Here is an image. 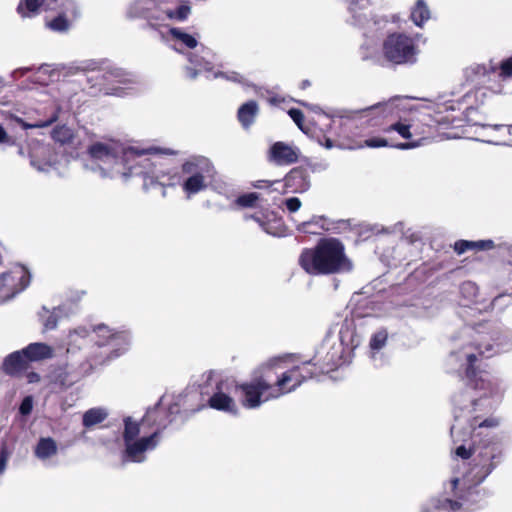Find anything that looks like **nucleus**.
Segmentation results:
<instances>
[{"instance_id": "1", "label": "nucleus", "mask_w": 512, "mask_h": 512, "mask_svg": "<svg viewBox=\"0 0 512 512\" xmlns=\"http://www.w3.org/2000/svg\"><path fill=\"white\" fill-rule=\"evenodd\" d=\"M454 341L449 361L458 370L465 371L468 382L452 398L455 424L451 427V435L455 439L456 434L467 426L466 434L475 437L477 429L500 425L499 418L485 415L498 406L504 394L502 380L485 371L477 373V362L511 351L512 331L497 328L483 333L469 329Z\"/></svg>"}, {"instance_id": "2", "label": "nucleus", "mask_w": 512, "mask_h": 512, "mask_svg": "<svg viewBox=\"0 0 512 512\" xmlns=\"http://www.w3.org/2000/svg\"><path fill=\"white\" fill-rule=\"evenodd\" d=\"M169 154L176 155L171 149L150 147L138 149L127 145L114 138H101L92 142L87 147L89 160L84 164L86 170H90L101 178H122L124 180L134 176L144 179V187L147 188V177H164L163 170L156 169L158 163L153 161L150 155Z\"/></svg>"}, {"instance_id": "3", "label": "nucleus", "mask_w": 512, "mask_h": 512, "mask_svg": "<svg viewBox=\"0 0 512 512\" xmlns=\"http://www.w3.org/2000/svg\"><path fill=\"white\" fill-rule=\"evenodd\" d=\"M456 456L462 459L471 458L470 469L460 477H454L445 487V496L431 498L423 507L422 512H456L467 499L472 488L481 484L502 462L504 451L501 442L489 437L473 445L466 443L455 449Z\"/></svg>"}, {"instance_id": "4", "label": "nucleus", "mask_w": 512, "mask_h": 512, "mask_svg": "<svg viewBox=\"0 0 512 512\" xmlns=\"http://www.w3.org/2000/svg\"><path fill=\"white\" fill-rule=\"evenodd\" d=\"M180 407L173 403L168 408L169 419H159L161 413L159 404L149 408L140 421L131 416L123 418L122 440L124 449L122 461L124 463H143L148 453L154 451L160 444L162 432L167 425L174 421L173 415L178 414Z\"/></svg>"}, {"instance_id": "5", "label": "nucleus", "mask_w": 512, "mask_h": 512, "mask_svg": "<svg viewBox=\"0 0 512 512\" xmlns=\"http://www.w3.org/2000/svg\"><path fill=\"white\" fill-rule=\"evenodd\" d=\"M153 161L158 163L156 169L163 170L168 175L163 178L148 175L147 180H150L151 184L159 183L161 186L181 185L187 199L205 191L216 173L210 159L200 155L191 156L183 162L181 173L175 169L164 167L162 161L157 157H153Z\"/></svg>"}, {"instance_id": "6", "label": "nucleus", "mask_w": 512, "mask_h": 512, "mask_svg": "<svg viewBox=\"0 0 512 512\" xmlns=\"http://www.w3.org/2000/svg\"><path fill=\"white\" fill-rule=\"evenodd\" d=\"M191 12L187 0H133L126 8V17L144 21L146 29L159 30L186 21Z\"/></svg>"}, {"instance_id": "7", "label": "nucleus", "mask_w": 512, "mask_h": 512, "mask_svg": "<svg viewBox=\"0 0 512 512\" xmlns=\"http://www.w3.org/2000/svg\"><path fill=\"white\" fill-rule=\"evenodd\" d=\"M59 77L56 69H53L49 64L40 65L37 70H34V86H46L49 82L55 81ZM55 89L50 88L47 91H38L34 87V100L37 102H47L45 96H52V111L45 121H35L34 128L46 127L57 120V112H68L79 107L82 93L79 91L78 86L71 82H63L59 85L57 93L59 96L54 95Z\"/></svg>"}, {"instance_id": "8", "label": "nucleus", "mask_w": 512, "mask_h": 512, "mask_svg": "<svg viewBox=\"0 0 512 512\" xmlns=\"http://www.w3.org/2000/svg\"><path fill=\"white\" fill-rule=\"evenodd\" d=\"M299 264L305 272L314 276L352 270V263L345 255L343 244L335 238L322 239L315 247L304 249Z\"/></svg>"}, {"instance_id": "9", "label": "nucleus", "mask_w": 512, "mask_h": 512, "mask_svg": "<svg viewBox=\"0 0 512 512\" xmlns=\"http://www.w3.org/2000/svg\"><path fill=\"white\" fill-rule=\"evenodd\" d=\"M350 14L349 22L363 29V35L367 38H377L383 34H390L389 24H396L400 21L398 14L390 17L379 16L371 10L370 0H347Z\"/></svg>"}, {"instance_id": "10", "label": "nucleus", "mask_w": 512, "mask_h": 512, "mask_svg": "<svg viewBox=\"0 0 512 512\" xmlns=\"http://www.w3.org/2000/svg\"><path fill=\"white\" fill-rule=\"evenodd\" d=\"M189 64L185 66V76L189 80H195L199 75H204L207 79H224L231 82H241L242 76L236 72H223L215 70L210 60L211 51L201 47L200 54L188 52L186 54Z\"/></svg>"}, {"instance_id": "11", "label": "nucleus", "mask_w": 512, "mask_h": 512, "mask_svg": "<svg viewBox=\"0 0 512 512\" xmlns=\"http://www.w3.org/2000/svg\"><path fill=\"white\" fill-rule=\"evenodd\" d=\"M382 52L387 61L404 65L416 62L418 49L414 38L405 33L393 32L384 39Z\"/></svg>"}, {"instance_id": "12", "label": "nucleus", "mask_w": 512, "mask_h": 512, "mask_svg": "<svg viewBox=\"0 0 512 512\" xmlns=\"http://www.w3.org/2000/svg\"><path fill=\"white\" fill-rule=\"evenodd\" d=\"M312 360L303 362L301 365L293 366L292 368L282 372L275 385H272V398H279L282 395L295 391L308 379L315 376V371L310 367Z\"/></svg>"}, {"instance_id": "13", "label": "nucleus", "mask_w": 512, "mask_h": 512, "mask_svg": "<svg viewBox=\"0 0 512 512\" xmlns=\"http://www.w3.org/2000/svg\"><path fill=\"white\" fill-rule=\"evenodd\" d=\"M95 343L98 347L107 348L111 357H119L130 346L131 336L126 330H116L105 324L93 327Z\"/></svg>"}, {"instance_id": "14", "label": "nucleus", "mask_w": 512, "mask_h": 512, "mask_svg": "<svg viewBox=\"0 0 512 512\" xmlns=\"http://www.w3.org/2000/svg\"><path fill=\"white\" fill-rule=\"evenodd\" d=\"M397 101H399V98H393L387 102L377 103L363 109L345 111L344 114L340 115L342 124L346 126L360 122L367 125H376L374 120L378 116L387 117L394 114Z\"/></svg>"}, {"instance_id": "15", "label": "nucleus", "mask_w": 512, "mask_h": 512, "mask_svg": "<svg viewBox=\"0 0 512 512\" xmlns=\"http://www.w3.org/2000/svg\"><path fill=\"white\" fill-rule=\"evenodd\" d=\"M242 405L247 409H256L262 403L273 399L271 396L272 385L264 377H257L250 382L237 386Z\"/></svg>"}, {"instance_id": "16", "label": "nucleus", "mask_w": 512, "mask_h": 512, "mask_svg": "<svg viewBox=\"0 0 512 512\" xmlns=\"http://www.w3.org/2000/svg\"><path fill=\"white\" fill-rule=\"evenodd\" d=\"M105 85V94L123 96L136 83L135 76L119 67L107 65L99 70Z\"/></svg>"}, {"instance_id": "17", "label": "nucleus", "mask_w": 512, "mask_h": 512, "mask_svg": "<svg viewBox=\"0 0 512 512\" xmlns=\"http://www.w3.org/2000/svg\"><path fill=\"white\" fill-rule=\"evenodd\" d=\"M32 363V343L28 344L21 350L14 351L8 354L1 366L0 372L11 378H21L27 375L28 382H32V373L27 374V371Z\"/></svg>"}, {"instance_id": "18", "label": "nucleus", "mask_w": 512, "mask_h": 512, "mask_svg": "<svg viewBox=\"0 0 512 512\" xmlns=\"http://www.w3.org/2000/svg\"><path fill=\"white\" fill-rule=\"evenodd\" d=\"M339 340L340 344L337 347L332 346L331 351L327 352V354L317 362H312V365H319L321 372H325L332 370L342 363L343 347H354L356 345L354 344L353 333L348 323L341 326Z\"/></svg>"}, {"instance_id": "19", "label": "nucleus", "mask_w": 512, "mask_h": 512, "mask_svg": "<svg viewBox=\"0 0 512 512\" xmlns=\"http://www.w3.org/2000/svg\"><path fill=\"white\" fill-rule=\"evenodd\" d=\"M29 281V271L22 265H15L1 275L0 293L5 298H12L23 291L29 285Z\"/></svg>"}, {"instance_id": "20", "label": "nucleus", "mask_w": 512, "mask_h": 512, "mask_svg": "<svg viewBox=\"0 0 512 512\" xmlns=\"http://www.w3.org/2000/svg\"><path fill=\"white\" fill-rule=\"evenodd\" d=\"M74 315V309L67 303H61L58 306L48 308L42 306L37 312V321L41 327V333L55 330L61 319L69 318Z\"/></svg>"}, {"instance_id": "21", "label": "nucleus", "mask_w": 512, "mask_h": 512, "mask_svg": "<svg viewBox=\"0 0 512 512\" xmlns=\"http://www.w3.org/2000/svg\"><path fill=\"white\" fill-rule=\"evenodd\" d=\"M157 32L161 33L162 37L170 44V46L177 52L184 53L185 49H195L198 46V39L192 34H189L176 27H161Z\"/></svg>"}, {"instance_id": "22", "label": "nucleus", "mask_w": 512, "mask_h": 512, "mask_svg": "<svg viewBox=\"0 0 512 512\" xmlns=\"http://www.w3.org/2000/svg\"><path fill=\"white\" fill-rule=\"evenodd\" d=\"M37 10L56 11L72 20L80 17V7L76 0H34V13Z\"/></svg>"}, {"instance_id": "23", "label": "nucleus", "mask_w": 512, "mask_h": 512, "mask_svg": "<svg viewBox=\"0 0 512 512\" xmlns=\"http://www.w3.org/2000/svg\"><path fill=\"white\" fill-rule=\"evenodd\" d=\"M90 328L86 326H77L70 329L66 336V352L74 354L81 351L90 341Z\"/></svg>"}, {"instance_id": "24", "label": "nucleus", "mask_w": 512, "mask_h": 512, "mask_svg": "<svg viewBox=\"0 0 512 512\" xmlns=\"http://www.w3.org/2000/svg\"><path fill=\"white\" fill-rule=\"evenodd\" d=\"M496 72V67L489 64H472L465 68L464 76L466 81L471 83L474 86L484 85L486 84L491 75Z\"/></svg>"}, {"instance_id": "25", "label": "nucleus", "mask_w": 512, "mask_h": 512, "mask_svg": "<svg viewBox=\"0 0 512 512\" xmlns=\"http://www.w3.org/2000/svg\"><path fill=\"white\" fill-rule=\"evenodd\" d=\"M299 151L283 142H276L270 149V158L278 165L293 164L298 160Z\"/></svg>"}, {"instance_id": "26", "label": "nucleus", "mask_w": 512, "mask_h": 512, "mask_svg": "<svg viewBox=\"0 0 512 512\" xmlns=\"http://www.w3.org/2000/svg\"><path fill=\"white\" fill-rule=\"evenodd\" d=\"M216 389L217 390L209 398L210 407L234 415L237 414L235 401L223 391V383L217 384Z\"/></svg>"}, {"instance_id": "27", "label": "nucleus", "mask_w": 512, "mask_h": 512, "mask_svg": "<svg viewBox=\"0 0 512 512\" xmlns=\"http://www.w3.org/2000/svg\"><path fill=\"white\" fill-rule=\"evenodd\" d=\"M285 186L294 193H303L310 187V179L306 170L292 169L285 177Z\"/></svg>"}, {"instance_id": "28", "label": "nucleus", "mask_w": 512, "mask_h": 512, "mask_svg": "<svg viewBox=\"0 0 512 512\" xmlns=\"http://www.w3.org/2000/svg\"><path fill=\"white\" fill-rule=\"evenodd\" d=\"M79 377L80 375L68 364L55 368L48 375L49 381L59 387H69L78 381Z\"/></svg>"}, {"instance_id": "29", "label": "nucleus", "mask_w": 512, "mask_h": 512, "mask_svg": "<svg viewBox=\"0 0 512 512\" xmlns=\"http://www.w3.org/2000/svg\"><path fill=\"white\" fill-rule=\"evenodd\" d=\"M58 447L55 440L50 437L41 438L34 451L36 457L45 465H54V458L57 456Z\"/></svg>"}, {"instance_id": "30", "label": "nucleus", "mask_w": 512, "mask_h": 512, "mask_svg": "<svg viewBox=\"0 0 512 512\" xmlns=\"http://www.w3.org/2000/svg\"><path fill=\"white\" fill-rule=\"evenodd\" d=\"M109 417V410L103 406H97L86 410L82 415V426L86 431L93 430Z\"/></svg>"}, {"instance_id": "31", "label": "nucleus", "mask_w": 512, "mask_h": 512, "mask_svg": "<svg viewBox=\"0 0 512 512\" xmlns=\"http://www.w3.org/2000/svg\"><path fill=\"white\" fill-rule=\"evenodd\" d=\"M258 112V104L254 100H250L239 107L237 118L244 129L250 128V126L255 122Z\"/></svg>"}, {"instance_id": "32", "label": "nucleus", "mask_w": 512, "mask_h": 512, "mask_svg": "<svg viewBox=\"0 0 512 512\" xmlns=\"http://www.w3.org/2000/svg\"><path fill=\"white\" fill-rule=\"evenodd\" d=\"M431 18V11L425 0H417L410 11V19L417 27H423Z\"/></svg>"}, {"instance_id": "33", "label": "nucleus", "mask_w": 512, "mask_h": 512, "mask_svg": "<svg viewBox=\"0 0 512 512\" xmlns=\"http://www.w3.org/2000/svg\"><path fill=\"white\" fill-rule=\"evenodd\" d=\"M73 21L74 20L64 15L58 14L56 17L46 22V27L57 33H67Z\"/></svg>"}, {"instance_id": "34", "label": "nucleus", "mask_w": 512, "mask_h": 512, "mask_svg": "<svg viewBox=\"0 0 512 512\" xmlns=\"http://www.w3.org/2000/svg\"><path fill=\"white\" fill-rule=\"evenodd\" d=\"M387 339L388 333L385 329H380L372 335L369 346L371 349V357L373 359L376 358L377 352L386 345Z\"/></svg>"}, {"instance_id": "35", "label": "nucleus", "mask_w": 512, "mask_h": 512, "mask_svg": "<svg viewBox=\"0 0 512 512\" xmlns=\"http://www.w3.org/2000/svg\"><path fill=\"white\" fill-rule=\"evenodd\" d=\"M51 135L54 141L59 142L60 144H68L74 137L73 130L66 125L55 127L52 130Z\"/></svg>"}, {"instance_id": "36", "label": "nucleus", "mask_w": 512, "mask_h": 512, "mask_svg": "<svg viewBox=\"0 0 512 512\" xmlns=\"http://www.w3.org/2000/svg\"><path fill=\"white\" fill-rule=\"evenodd\" d=\"M86 295V291L82 289H69L64 294V300L62 303H67L68 306L73 307L74 314L77 312L78 304L81 302L83 297Z\"/></svg>"}, {"instance_id": "37", "label": "nucleus", "mask_w": 512, "mask_h": 512, "mask_svg": "<svg viewBox=\"0 0 512 512\" xmlns=\"http://www.w3.org/2000/svg\"><path fill=\"white\" fill-rule=\"evenodd\" d=\"M55 350L46 343H34V361L53 358Z\"/></svg>"}, {"instance_id": "38", "label": "nucleus", "mask_w": 512, "mask_h": 512, "mask_svg": "<svg viewBox=\"0 0 512 512\" xmlns=\"http://www.w3.org/2000/svg\"><path fill=\"white\" fill-rule=\"evenodd\" d=\"M258 200L259 194L256 192H250L238 196L235 200V204L242 208H252L255 207Z\"/></svg>"}, {"instance_id": "39", "label": "nucleus", "mask_w": 512, "mask_h": 512, "mask_svg": "<svg viewBox=\"0 0 512 512\" xmlns=\"http://www.w3.org/2000/svg\"><path fill=\"white\" fill-rule=\"evenodd\" d=\"M411 125L402 123V122H396L389 126L387 129L388 132L390 131H396L402 138L410 139L412 137V133L410 131Z\"/></svg>"}, {"instance_id": "40", "label": "nucleus", "mask_w": 512, "mask_h": 512, "mask_svg": "<svg viewBox=\"0 0 512 512\" xmlns=\"http://www.w3.org/2000/svg\"><path fill=\"white\" fill-rule=\"evenodd\" d=\"M469 246L471 250L474 251H486L491 250L495 247V244L492 240H477V241H469Z\"/></svg>"}, {"instance_id": "41", "label": "nucleus", "mask_w": 512, "mask_h": 512, "mask_svg": "<svg viewBox=\"0 0 512 512\" xmlns=\"http://www.w3.org/2000/svg\"><path fill=\"white\" fill-rule=\"evenodd\" d=\"M273 217H269L264 225L262 226V230L272 236H279V222L278 221H272Z\"/></svg>"}, {"instance_id": "42", "label": "nucleus", "mask_w": 512, "mask_h": 512, "mask_svg": "<svg viewBox=\"0 0 512 512\" xmlns=\"http://www.w3.org/2000/svg\"><path fill=\"white\" fill-rule=\"evenodd\" d=\"M9 456L10 451L8 449V445L5 441H3L0 445V474H2L6 469Z\"/></svg>"}, {"instance_id": "43", "label": "nucleus", "mask_w": 512, "mask_h": 512, "mask_svg": "<svg viewBox=\"0 0 512 512\" xmlns=\"http://www.w3.org/2000/svg\"><path fill=\"white\" fill-rule=\"evenodd\" d=\"M17 13L21 17H29L32 14V0H21L17 6Z\"/></svg>"}, {"instance_id": "44", "label": "nucleus", "mask_w": 512, "mask_h": 512, "mask_svg": "<svg viewBox=\"0 0 512 512\" xmlns=\"http://www.w3.org/2000/svg\"><path fill=\"white\" fill-rule=\"evenodd\" d=\"M288 115L302 131H305L303 127L304 115L301 110L292 108L288 111Z\"/></svg>"}, {"instance_id": "45", "label": "nucleus", "mask_w": 512, "mask_h": 512, "mask_svg": "<svg viewBox=\"0 0 512 512\" xmlns=\"http://www.w3.org/2000/svg\"><path fill=\"white\" fill-rule=\"evenodd\" d=\"M477 290V286L471 281L464 282L460 287L461 293L463 295L467 294L469 298L475 297L477 295Z\"/></svg>"}, {"instance_id": "46", "label": "nucleus", "mask_w": 512, "mask_h": 512, "mask_svg": "<svg viewBox=\"0 0 512 512\" xmlns=\"http://www.w3.org/2000/svg\"><path fill=\"white\" fill-rule=\"evenodd\" d=\"M32 412V395L26 396L20 407H19V413L22 416L29 415Z\"/></svg>"}, {"instance_id": "47", "label": "nucleus", "mask_w": 512, "mask_h": 512, "mask_svg": "<svg viewBox=\"0 0 512 512\" xmlns=\"http://www.w3.org/2000/svg\"><path fill=\"white\" fill-rule=\"evenodd\" d=\"M285 206L291 213L298 211L301 207V201L297 197H290L285 200Z\"/></svg>"}, {"instance_id": "48", "label": "nucleus", "mask_w": 512, "mask_h": 512, "mask_svg": "<svg viewBox=\"0 0 512 512\" xmlns=\"http://www.w3.org/2000/svg\"><path fill=\"white\" fill-rule=\"evenodd\" d=\"M365 145L370 148H379L388 146L385 138H370L365 141Z\"/></svg>"}, {"instance_id": "49", "label": "nucleus", "mask_w": 512, "mask_h": 512, "mask_svg": "<svg viewBox=\"0 0 512 512\" xmlns=\"http://www.w3.org/2000/svg\"><path fill=\"white\" fill-rule=\"evenodd\" d=\"M269 217H273V213L266 214V215H259V214H251V215L245 214L244 215L245 220L252 219L255 222H257L261 228Z\"/></svg>"}, {"instance_id": "50", "label": "nucleus", "mask_w": 512, "mask_h": 512, "mask_svg": "<svg viewBox=\"0 0 512 512\" xmlns=\"http://www.w3.org/2000/svg\"><path fill=\"white\" fill-rule=\"evenodd\" d=\"M454 250L458 255L464 254L468 250H471L469 246V240H458L454 244Z\"/></svg>"}, {"instance_id": "51", "label": "nucleus", "mask_w": 512, "mask_h": 512, "mask_svg": "<svg viewBox=\"0 0 512 512\" xmlns=\"http://www.w3.org/2000/svg\"><path fill=\"white\" fill-rule=\"evenodd\" d=\"M500 68H501V75L511 76L512 75V57L503 61Z\"/></svg>"}, {"instance_id": "52", "label": "nucleus", "mask_w": 512, "mask_h": 512, "mask_svg": "<svg viewBox=\"0 0 512 512\" xmlns=\"http://www.w3.org/2000/svg\"><path fill=\"white\" fill-rule=\"evenodd\" d=\"M421 140H417V141H410V142H405V143H398L396 145H394L395 148L397 149H400V150H408V149H413V148H416L418 146L421 145Z\"/></svg>"}, {"instance_id": "53", "label": "nucleus", "mask_w": 512, "mask_h": 512, "mask_svg": "<svg viewBox=\"0 0 512 512\" xmlns=\"http://www.w3.org/2000/svg\"><path fill=\"white\" fill-rule=\"evenodd\" d=\"M312 223H313V220L304 221L297 226V230L300 232H303V233H315L314 231H311L309 229V227L312 225Z\"/></svg>"}, {"instance_id": "54", "label": "nucleus", "mask_w": 512, "mask_h": 512, "mask_svg": "<svg viewBox=\"0 0 512 512\" xmlns=\"http://www.w3.org/2000/svg\"><path fill=\"white\" fill-rule=\"evenodd\" d=\"M278 182L279 181L270 182L267 180H257L253 183V187L257 188V189H262V188L268 187V186H270L274 183H278Z\"/></svg>"}, {"instance_id": "55", "label": "nucleus", "mask_w": 512, "mask_h": 512, "mask_svg": "<svg viewBox=\"0 0 512 512\" xmlns=\"http://www.w3.org/2000/svg\"><path fill=\"white\" fill-rule=\"evenodd\" d=\"M14 120L22 126V128L24 129H30L32 128V124L28 123V122H25L24 120H22L21 118H18V117H14Z\"/></svg>"}, {"instance_id": "56", "label": "nucleus", "mask_w": 512, "mask_h": 512, "mask_svg": "<svg viewBox=\"0 0 512 512\" xmlns=\"http://www.w3.org/2000/svg\"><path fill=\"white\" fill-rule=\"evenodd\" d=\"M8 141V134L5 129L0 125V143H5Z\"/></svg>"}, {"instance_id": "57", "label": "nucleus", "mask_w": 512, "mask_h": 512, "mask_svg": "<svg viewBox=\"0 0 512 512\" xmlns=\"http://www.w3.org/2000/svg\"><path fill=\"white\" fill-rule=\"evenodd\" d=\"M97 68V63L94 61H89L83 66V70H91L94 71Z\"/></svg>"}, {"instance_id": "58", "label": "nucleus", "mask_w": 512, "mask_h": 512, "mask_svg": "<svg viewBox=\"0 0 512 512\" xmlns=\"http://www.w3.org/2000/svg\"><path fill=\"white\" fill-rule=\"evenodd\" d=\"M301 104L304 105V106L309 107L311 110H313L316 113L322 112V109L318 105H308V104H305V103H301Z\"/></svg>"}, {"instance_id": "59", "label": "nucleus", "mask_w": 512, "mask_h": 512, "mask_svg": "<svg viewBox=\"0 0 512 512\" xmlns=\"http://www.w3.org/2000/svg\"><path fill=\"white\" fill-rule=\"evenodd\" d=\"M29 72H30V69H26L25 71H15L14 77H17L18 74H20L22 76V75H24V73H29Z\"/></svg>"}, {"instance_id": "60", "label": "nucleus", "mask_w": 512, "mask_h": 512, "mask_svg": "<svg viewBox=\"0 0 512 512\" xmlns=\"http://www.w3.org/2000/svg\"><path fill=\"white\" fill-rule=\"evenodd\" d=\"M309 85H310V82H309L308 80H304V81H302V83H301V87H302L303 89H305V88H306V87H308Z\"/></svg>"}, {"instance_id": "61", "label": "nucleus", "mask_w": 512, "mask_h": 512, "mask_svg": "<svg viewBox=\"0 0 512 512\" xmlns=\"http://www.w3.org/2000/svg\"><path fill=\"white\" fill-rule=\"evenodd\" d=\"M326 147L327 148H332L333 147V143H332V141L330 139L326 140Z\"/></svg>"}, {"instance_id": "62", "label": "nucleus", "mask_w": 512, "mask_h": 512, "mask_svg": "<svg viewBox=\"0 0 512 512\" xmlns=\"http://www.w3.org/2000/svg\"><path fill=\"white\" fill-rule=\"evenodd\" d=\"M33 377H34V383L38 382L40 380V376L34 372L33 374Z\"/></svg>"}, {"instance_id": "63", "label": "nucleus", "mask_w": 512, "mask_h": 512, "mask_svg": "<svg viewBox=\"0 0 512 512\" xmlns=\"http://www.w3.org/2000/svg\"><path fill=\"white\" fill-rule=\"evenodd\" d=\"M508 133H509L510 135H512V125H509V126H508Z\"/></svg>"}, {"instance_id": "64", "label": "nucleus", "mask_w": 512, "mask_h": 512, "mask_svg": "<svg viewBox=\"0 0 512 512\" xmlns=\"http://www.w3.org/2000/svg\"><path fill=\"white\" fill-rule=\"evenodd\" d=\"M38 170L40 171H44V168H42L41 166L38 167ZM45 171H49V169H45Z\"/></svg>"}]
</instances>
